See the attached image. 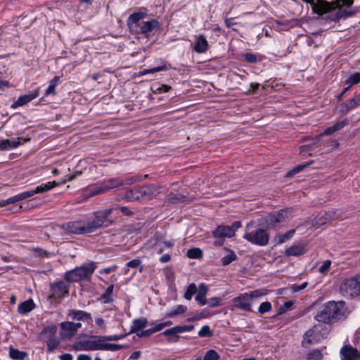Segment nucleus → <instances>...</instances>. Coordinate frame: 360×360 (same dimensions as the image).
<instances>
[{"label": "nucleus", "mask_w": 360, "mask_h": 360, "mask_svg": "<svg viewBox=\"0 0 360 360\" xmlns=\"http://www.w3.org/2000/svg\"><path fill=\"white\" fill-rule=\"evenodd\" d=\"M36 307L34 300L30 298L20 302L18 307V312L21 315H26L32 311Z\"/></svg>", "instance_id": "nucleus-26"}, {"label": "nucleus", "mask_w": 360, "mask_h": 360, "mask_svg": "<svg viewBox=\"0 0 360 360\" xmlns=\"http://www.w3.org/2000/svg\"><path fill=\"white\" fill-rule=\"evenodd\" d=\"M117 267V266L116 265H113V266H111L103 268V269H101L99 271V274H110L111 272L115 271L116 270Z\"/></svg>", "instance_id": "nucleus-62"}, {"label": "nucleus", "mask_w": 360, "mask_h": 360, "mask_svg": "<svg viewBox=\"0 0 360 360\" xmlns=\"http://www.w3.org/2000/svg\"><path fill=\"white\" fill-rule=\"evenodd\" d=\"M129 334H116V335H103L101 338L102 340H104V342L106 341H117L121 339H124L125 337H127Z\"/></svg>", "instance_id": "nucleus-51"}, {"label": "nucleus", "mask_w": 360, "mask_h": 360, "mask_svg": "<svg viewBox=\"0 0 360 360\" xmlns=\"http://www.w3.org/2000/svg\"><path fill=\"white\" fill-rule=\"evenodd\" d=\"M148 323V320L145 317H142L140 319H134L132 322V325L130 328V331L128 334L130 333H138L141 331V329H143L146 327Z\"/></svg>", "instance_id": "nucleus-29"}, {"label": "nucleus", "mask_w": 360, "mask_h": 360, "mask_svg": "<svg viewBox=\"0 0 360 360\" xmlns=\"http://www.w3.org/2000/svg\"><path fill=\"white\" fill-rule=\"evenodd\" d=\"M146 16L147 13L145 11L134 12L131 13L127 20L129 28L131 30H137L140 25L139 21L145 18Z\"/></svg>", "instance_id": "nucleus-21"}, {"label": "nucleus", "mask_w": 360, "mask_h": 360, "mask_svg": "<svg viewBox=\"0 0 360 360\" xmlns=\"http://www.w3.org/2000/svg\"><path fill=\"white\" fill-rule=\"evenodd\" d=\"M80 281L87 280L91 277L96 269V263L91 261L76 267Z\"/></svg>", "instance_id": "nucleus-18"}, {"label": "nucleus", "mask_w": 360, "mask_h": 360, "mask_svg": "<svg viewBox=\"0 0 360 360\" xmlns=\"http://www.w3.org/2000/svg\"><path fill=\"white\" fill-rule=\"evenodd\" d=\"M303 1L310 4L312 11L314 13L319 15H323L327 13L330 12L333 7L330 2L325 0H302Z\"/></svg>", "instance_id": "nucleus-17"}, {"label": "nucleus", "mask_w": 360, "mask_h": 360, "mask_svg": "<svg viewBox=\"0 0 360 360\" xmlns=\"http://www.w3.org/2000/svg\"><path fill=\"white\" fill-rule=\"evenodd\" d=\"M313 163V161H309L303 164H300L294 167L292 169L289 170L285 174V178H291L294 176L295 174L302 172L304 168L311 165Z\"/></svg>", "instance_id": "nucleus-37"}, {"label": "nucleus", "mask_w": 360, "mask_h": 360, "mask_svg": "<svg viewBox=\"0 0 360 360\" xmlns=\"http://www.w3.org/2000/svg\"><path fill=\"white\" fill-rule=\"evenodd\" d=\"M243 238L252 244L259 246H264L269 241V236L266 231L261 228L257 229L255 231L245 233Z\"/></svg>", "instance_id": "nucleus-11"}, {"label": "nucleus", "mask_w": 360, "mask_h": 360, "mask_svg": "<svg viewBox=\"0 0 360 360\" xmlns=\"http://www.w3.org/2000/svg\"><path fill=\"white\" fill-rule=\"evenodd\" d=\"M160 23L156 19H151L148 21L144 22L143 25H140L137 30L135 31L139 34L148 35L152 32L155 29H158Z\"/></svg>", "instance_id": "nucleus-22"}, {"label": "nucleus", "mask_w": 360, "mask_h": 360, "mask_svg": "<svg viewBox=\"0 0 360 360\" xmlns=\"http://www.w3.org/2000/svg\"><path fill=\"white\" fill-rule=\"evenodd\" d=\"M330 333L328 326L318 323L308 329L303 335L302 346L308 348L310 345L317 344L327 338Z\"/></svg>", "instance_id": "nucleus-4"}, {"label": "nucleus", "mask_w": 360, "mask_h": 360, "mask_svg": "<svg viewBox=\"0 0 360 360\" xmlns=\"http://www.w3.org/2000/svg\"><path fill=\"white\" fill-rule=\"evenodd\" d=\"M45 342L48 352H53L60 344V339L56 335L49 338Z\"/></svg>", "instance_id": "nucleus-41"}, {"label": "nucleus", "mask_w": 360, "mask_h": 360, "mask_svg": "<svg viewBox=\"0 0 360 360\" xmlns=\"http://www.w3.org/2000/svg\"><path fill=\"white\" fill-rule=\"evenodd\" d=\"M207 291V286L205 283H200L199 285L195 299L202 306L205 305L207 304L206 295Z\"/></svg>", "instance_id": "nucleus-28"}, {"label": "nucleus", "mask_w": 360, "mask_h": 360, "mask_svg": "<svg viewBox=\"0 0 360 360\" xmlns=\"http://www.w3.org/2000/svg\"><path fill=\"white\" fill-rule=\"evenodd\" d=\"M340 1L347 7H350L354 3V0H335L332 4H335L337 7H340Z\"/></svg>", "instance_id": "nucleus-59"}, {"label": "nucleus", "mask_w": 360, "mask_h": 360, "mask_svg": "<svg viewBox=\"0 0 360 360\" xmlns=\"http://www.w3.org/2000/svg\"><path fill=\"white\" fill-rule=\"evenodd\" d=\"M308 285L307 282H304L301 285L294 284L291 286V290L293 292H297L304 290Z\"/></svg>", "instance_id": "nucleus-58"}, {"label": "nucleus", "mask_w": 360, "mask_h": 360, "mask_svg": "<svg viewBox=\"0 0 360 360\" xmlns=\"http://www.w3.org/2000/svg\"><path fill=\"white\" fill-rule=\"evenodd\" d=\"M61 229L67 232L76 235H85L89 233L86 221L77 220L68 221L60 226Z\"/></svg>", "instance_id": "nucleus-12"}, {"label": "nucleus", "mask_w": 360, "mask_h": 360, "mask_svg": "<svg viewBox=\"0 0 360 360\" xmlns=\"http://www.w3.org/2000/svg\"><path fill=\"white\" fill-rule=\"evenodd\" d=\"M82 174V171H75L74 173L71 174H69L67 176V179H65V180L60 181V182H58L59 184L57 186H60L61 184H63L65 183H66L67 181H71L72 180H74L75 179H76L78 176L81 175ZM56 183H58L57 181H56Z\"/></svg>", "instance_id": "nucleus-55"}, {"label": "nucleus", "mask_w": 360, "mask_h": 360, "mask_svg": "<svg viewBox=\"0 0 360 360\" xmlns=\"http://www.w3.org/2000/svg\"><path fill=\"white\" fill-rule=\"evenodd\" d=\"M59 81V76H55L52 79L50 80L49 85L45 91L44 96H48L49 95L55 96L56 94V87L58 84Z\"/></svg>", "instance_id": "nucleus-40"}, {"label": "nucleus", "mask_w": 360, "mask_h": 360, "mask_svg": "<svg viewBox=\"0 0 360 360\" xmlns=\"http://www.w3.org/2000/svg\"><path fill=\"white\" fill-rule=\"evenodd\" d=\"M115 209L120 210L121 212L125 216H131L133 214V212L127 207L117 206Z\"/></svg>", "instance_id": "nucleus-60"}, {"label": "nucleus", "mask_w": 360, "mask_h": 360, "mask_svg": "<svg viewBox=\"0 0 360 360\" xmlns=\"http://www.w3.org/2000/svg\"><path fill=\"white\" fill-rule=\"evenodd\" d=\"M58 328L55 324H51L44 327L40 332L41 339L47 340L49 338L56 335Z\"/></svg>", "instance_id": "nucleus-32"}, {"label": "nucleus", "mask_w": 360, "mask_h": 360, "mask_svg": "<svg viewBox=\"0 0 360 360\" xmlns=\"http://www.w3.org/2000/svg\"><path fill=\"white\" fill-rule=\"evenodd\" d=\"M103 335L95 336L96 340H82L79 341L74 345V348L76 350L80 351H95L101 350V342H104V340L101 338Z\"/></svg>", "instance_id": "nucleus-16"}, {"label": "nucleus", "mask_w": 360, "mask_h": 360, "mask_svg": "<svg viewBox=\"0 0 360 360\" xmlns=\"http://www.w3.org/2000/svg\"><path fill=\"white\" fill-rule=\"evenodd\" d=\"M330 4L333 7V9L330 12L323 14V15H319L316 18V20H319L321 24L338 22L341 18H345L352 15V12L342 9H339L335 14L332 13L335 10V6H333L334 4Z\"/></svg>", "instance_id": "nucleus-13"}, {"label": "nucleus", "mask_w": 360, "mask_h": 360, "mask_svg": "<svg viewBox=\"0 0 360 360\" xmlns=\"http://www.w3.org/2000/svg\"><path fill=\"white\" fill-rule=\"evenodd\" d=\"M236 259L237 256L236 253L233 251L231 250L229 254L222 257V259H221V262L223 266H226L231 264L232 262L235 261Z\"/></svg>", "instance_id": "nucleus-47"}, {"label": "nucleus", "mask_w": 360, "mask_h": 360, "mask_svg": "<svg viewBox=\"0 0 360 360\" xmlns=\"http://www.w3.org/2000/svg\"><path fill=\"white\" fill-rule=\"evenodd\" d=\"M11 140L5 139L0 142V150L11 148Z\"/></svg>", "instance_id": "nucleus-63"}, {"label": "nucleus", "mask_w": 360, "mask_h": 360, "mask_svg": "<svg viewBox=\"0 0 360 360\" xmlns=\"http://www.w3.org/2000/svg\"><path fill=\"white\" fill-rule=\"evenodd\" d=\"M295 230L292 229L283 234L278 233L275 236L274 242L276 244H281L290 239L295 234Z\"/></svg>", "instance_id": "nucleus-38"}, {"label": "nucleus", "mask_w": 360, "mask_h": 360, "mask_svg": "<svg viewBox=\"0 0 360 360\" xmlns=\"http://www.w3.org/2000/svg\"><path fill=\"white\" fill-rule=\"evenodd\" d=\"M210 47L207 40L202 34L196 37L193 49L198 53H205Z\"/></svg>", "instance_id": "nucleus-25"}, {"label": "nucleus", "mask_w": 360, "mask_h": 360, "mask_svg": "<svg viewBox=\"0 0 360 360\" xmlns=\"http://www.w3.org/2000/svg\"><path fill=\"white\" fill-rule=\"evenodd\" d=\"M219 355L215 350L210 349L206 352L203 360H219Z\"/></svg>", "instance_id": "nucleus-54"}, {"label": "nucleus", "mask_w": 360, "mask_h": 360, "mask_svg": "<svg viewBox=\"0 0 360 360\" xmlns=\"http://www.w3.org/2000/svg\"><path fill=\"white\" fill-rule=\"evenodd\" d=\"M207 304L210 307H216L221 305V303L219 298L214 297L207 300Z\"/></svg>", "instance_id": "nucleus-57"}, {"label": "nucleus", "mask_w": 360, "mask_h": 360, "mask_svg": "<svg viewBox=\"0 0 360 360\" xmlns=\"http://www.w3.org/2000/svg\"><path fill=\"white\" fill-rule=\"evenodd\" d=\"M70 285L64 281H58L51 284L50 290L51 293L48 296L49 300L57 298H63L69 293Z\"/></svg>", "instance_id": "nucleus-14"}, {"label": "nucleus", "mask_w": 360, "mask_h": 360, "mask_svg": "<svg viewBox=\"0 0 360 360\" xmlns=\"http://www.w3.org/2000/svg\"><path fill=\"white\" fill-rule=\"evenodd\" d=\"M153 333H154V331H153V329L152 328H149V329H147V330H141L139 333H137V335L139 338L149 337V336H150Z\"/></svg>", "instance_id": "nucleus-61"}, {"label": "nucleus", "mask_w": 360, "mask_h": 360, "mask_svg": "<svg viewBox=\"0 0 360 360\" xmlns=\"http://www.w3.org/2000/svg\"><path fill=\"white\" fill-rule=\"evenodd\" d=\"M306 252L304 247L302 245H293L287 248L285 254L287 256H300Z\"/></svg>", "instance_id": "nucleus-34"}, {"label": "nucleus", "mask_w": 360, "mask_h": 360, "mask_svg": "<svg viewBox=\"0 0 360 360\" xmlns=\"http://www.w3.org/2000/svg\"><path fill=\"white\" fill-rule=\"evenodd\" d=\"M342 360H359L360 353L351 345H345L340 349Z\"/></svg>", "instance_id": "nucleus-20"}, {"label": "nucleus", "mask_w": 360, "mask_h": 360, "mask_svg": "<svg viewBox=\"0 0 360 360\" xmlns=\"http://www.w3.org/2000/svg\"><path fill=\"white\" fill-rule=\"evenodd\" d=\"M112 208H110L94 212L93 214L94 218L86 221L89 233L99 229L106 228L110 226L112 224V220L110 219L109 217L112 212Z\"/></svg>", "instance_id": "nucleus-5"}, {"label": "nucleus", "mask_w": 360, "mask_h": 360, "mask_svg": "<svg viewBox=\"0 0 360 360\" xmlns=\"http://www.w3.org/2000/svg\"><path fill=\"white\" fill-rule=\"evenodd\" d=\"M359 106L355 97L347 100L345 102L340 105V112L341 115H347L350 110L356 108Z\"/></svg>", "instance_id": "nucleus-27"}, {"label": "nucleus", "mask_w": 360, "mask_h": 360, "mask_svg": "<svg viewBox=\"0 0 360 360\" xmlns=\"http://www.w3.org/2000/svg\"><path fill=\"white\" fill-rule=\"evenodd\" d=\"M346 312L345 302L329 301L323 305L314 319L319 323L331 325L345 317Z\"/></svg>", "instance_id": "nucleus-1"}, {"label": "nucleus", "mask_w": 360, "mask_h": 360, "mask_svg": "<svg viewBox=\"0 0 360 360\" xmlns=\"http://www.w3.org/2000/svg\"><path fill=\"white\" fill-rule=\"evenodd\" d=\"M186 256L190 259H201L203 257V253L201 249L193 248L187 251Z\"/></svg>", "instance_id": "nucleus-46"}, {"label": "nucleus", "mask_w": 360, "mask_h": 360, "mask_svg": "<svg viewBox=\"0 0 360 360\" xmlns=\"http://www.w3.org/2000/svg\"><path fill=\"white\" fill-rule=\"evenodd\" d=\"M64 279L69 283H77L81 281L79 278L78 272L76 267L73 269L66 271L64 274Z\"/></svg>", "instance_id": "nucleus-39"}, {"label": "nucleus", "mask_w": 360, "mask_h": 360, "mask_svg": "<svg viewBox=\"0 0 360 360\" xmlns=\"http://www.w3.org/2000/svg\"><path fill=\"white\" fill-rule=\"evenodd\" d=\"M9 356L14 360H23L27 356V353L13 347H10Z\"/></svg>", "instance_id": "nucleus-42"}, {"label": "nucleus", "mask_w": 360, "mask_h": 360, "mask_svg": "<svg viewBox=\"0 0 360 360\" xmlns=\"http://www.w3.org/2000/svg\"><path fill=\"white\" fill-rule=\"evenodd\" d=\"M114 289V285L111 284L105 289L104 292L101 295V298L103 300L105 304L111 302L112 300V292Z\"/></svg>", "instance_id": "nucleus-45"}, {"label": "nucleus", "mask_w": 360, "mask_h": 360, "mask_svg": "<svg viewBox=\"0 0 360 360\" xmlns=\"http://www.w3.org/2000/svg\"><path fill=\"white\" fill-rule=\"evenodd\" d=\"M180 333V326H176L172 328L167 329L163 332V335L168 338V340L172 342H176L179 340V333Z\"/></svg>", "instance_id": "nucleus-33"}, {"label": "nucleus", "mask_w": 360, "mask_h": 360, "mask_svg": "<svg viewBox=\"0 0 360 360\" xmlns=\"http://www.w3.org/2000/svg\"><path fill=\"white\" fill-rule=\"evenodd\" d=\"M136 181H138V177L136 176L126 177L124 179H108L96 184L94 187V191H92L91 194L96 195L114 188L123 186L125 185H131Z\"/></svg>", "instance_id": "nucleus-6"}, {"label": "nucleus", "mask_w": 360, "mask_h": 360, "mask_svg": "<svg viewBox=\"0 0 360 360\" xmlns=\"http://www.w3.org/2000/svg\"><path fill=\"white\" fill-rule=\"evenodd\" d=\"M340 292L342 295L350 297L360 295V274L345 278L340 285Z\"/></svg>", "instance_id": "nucleus-10"}, {"label": "nucleus", "mask_w": 360, "mask_h": 360, "mask_svg": "<svg viewBox=\"0 0 360 360\" xmlns=\"http://www.w3.org/2000/svg\"><path fill=\"white\" fill-rule=\"evenodd\" d=\"M272 309V305L271 303L269 301H266L262 302L259 308H258V313L261 314H264L266 312L271 311Z\"/></svg>", "instance_id": "nucleus-53"}, {"label": "nucleus", "mask_w": 360, "mask_h": 360, "mask_svg": "<svg viewBox=\"0 0 360 360\" xmlns=\"http://www.w3.org/2000/svg\"><path fill=\"white\" fill-rule=\"evenodd\" d=\"M242 57L244 61L251 64L255 63L257 61H260L262 60L260 56L250 52H246L243 53Z\"/></svg>", "instance_id": "nucleus-44"}, {"label": "nucleus", "mask_w": 360, "mask_h": 360, "mask_svg": "<svg viewBox=\"0 0 360 360\" xmlns=\"http://www.w3.org/2000/svg\"><path fill=\"white\" fill-rule=\"evenodd\" d=\"M39 89L40 88L38 87L36 89L30 91L28 94L20 96L18 98L11 104V108L15 109L31 102L32 100L39 96Z\"/></svg>", "instance_id": "nucleus-19"}, {"label": "nucleus", "mask_w": 360, "mask_h": 360, "mask_svg": "<svg viewBox=\"0 0 360 360\" xmlns=\"http://www.w3.org/2000/svg\"><path fill=\"white\" fill-rule=\"evenodd\" d=\"M326 349L325 347L321 349H314L310 350L306 355V360H321L323 354V351Z\"/></svg>", "instance_id": "nucleus-36"}, {"label": "nucleus", "mask_w": 360, "mask_h": 360, "mask_svg": "<svg viewBox=\"0 0 360 360\" xmlns=\"http://www.w3.org/2000/svg\"><path fill=\"white\" fill-rule=\"evenodd\" d=\"M197 290L198 289L195 283L190 284L185 291L184 295V298L188 300H191L193 295L197 292Z\"/></svg>", "instance_id": "nucleus-49"}, {"label": "nucleus", "mask_w": 360, "mask_h": 360, "mask_svg": "<svg viewBox=\"0 0 360 360\" xmlns=\"http://www.w3.org/2000/svg\"><path fill=\"white\" fill-rule=\"evenodd\" d=\"M159 193V189L154 184L134 186L125 191L124 198L127 201L148 200Z\"/></svg>", "instance_id": "nucleus-2"}, {"label": "nucleus", "mask_w": 360, "mask_h": 360, "mask_svg": "<svg viewBox=\"0 0 360 360\" xmlns=\"http://www.w3.org/2000/svg\"><path fill=\"white\" fill-rule=\"evenodd\" d=\"M331 265V261L330 260H326L323 262V264L319 268V271L321 274H326L329 270Z\"/></svg>", "instance_id": "nucleus-56"}, {"label": "nucleus", "mask_w": 360, "mask_h": 360, "mask_svg": "<svg viewBox=\"0 0 360 360\" xmlns=\"http://www.w3.org/2000/svg\"><path fill=\"white\" fill-rule=\"evenodd\" d=\"M68 316L72 320L83 321H86L88 323L92 321V316L91 314L82 310H69L68 313Z\"/></svg>", "instance_id": "nucleus-23"}, {"label": "nucleus", "mask_w": 360, "mask_h": 360, "mask_svg": "<svg viewBox=\"0 0 360 360\" xmlns=\"http://www.w3.org/2000/svg\"><path fill=\"white\" fill-rule=\"evenodd\" d=\"M72 325V322L71 321H63L60 323V335L63 340H69L76 334Z\"/></svg>", "instance_id": "nucleus-24"}, {"label": "nucleus", "mask_w": 360, "mask_h": 360, "mask_svg": "<svg viewBox=\"0 0 360 360\" xmlns=\"http://www.w3.org/2000/svg\"><path fill=\"white\" fill-rule=\"evenodd\" d=\"M213 335V332L208 325L203 326L198 331V336L200 338H208Z\"/></svg>", "instance_id": "nucleus-52"}, {"label": "nucleus", "mask_w": 360, "mask_h": 360, "mask_svg": "<svg viewBox=\"0 0 360 360\" xmlns=\"http://www.w3.org/2000/svg\"><path fill=\"white\" fill-rule=\"evenodd\" d=\"M287 217V211L281 210L280 211L269 213L264 217V221L268 229H274L279 224L283 223Z\"/></svg>", "instance_id": "nucleus-15"}, {"label": "nucleus", "mask_w": 360, "mask_h": 360, "mask_svg": "<svg viewBox=\"0 0 360 360\" xmlns=\"http://www.w3.org/2000/svg\"><path fill=\"white\" fill-rule=\"evenodd\" d=\"M171 89V86L167 85V84H161L159 85V86L154 90V91H158L159 93H163V92H167Z\"/></svg>", "instance_id": "nucleus-64"}, {"label": "nucleus", "mask_w": 360, "mask_h": 360, "mask_svg": "<svg viewBox=\"0 0 360 360\" xmlns=\"http://www.w3.org/2000/svg\"><path fill=\"white\" fill-rule=\"evenodd\" d=\"M348 124H349V120L347 119L343 120L342 121H338L333 125L326 128L323 132V134L326 136L332 135L335 132L342 129L344 127H345Z\"/></svg>", "instance_id": "nucleus-30"}, {"label": "nucleus", "mask_w": 360, "mask_h": 360, "mask_svg": "<svg viewBox=\"0 0 360 360\" xmlns=\"http://www.w3.org/2000/svg\"><path fill=\"white\" fill-rule=\"evenodd\" d=\"M242 226L240 221H235L231 226L220 225L218 226L213 231L212 236L215 238L220 239L216 241L215 245H221L224 243L225 238H231L235 236L236 231Z\"/></svg>", "instance_id": "nucleus-8"}, {"label": "nucleus", "mask_w": 360, "mask_h": 360, "mask_svg": "<svg viewBox=\"0 0 360 360\" xmlns=\"http://www.w3.org/2000/svg\"><path fill=\"white\" fill-rule=\"evenodd\" d=\"M360 82V73L355 72L353 75H350L345 82V84H348L350 87L352 85L357 84Z\"/></svg>", "instance_id": "nucleus-48"}, {"label": "nucleus", "mask_w": 360, "mask_h": 360, "mask_svg": "<svg viewBox=\"0 0 360 360\" xmlns=\"http://www.w3.org/2000/svg\"><path fill=\"white\" fill-rule=\"evenodd\" d=\"M138 269L140 273H142L144 270V266L142 265V262L140 259L136 258L128 262L124 268V274H127L129 271V269Z\"/></svg>", "instance_id": "nucleus-31"}, {"label": "nucleus", "mask_w": 360, "mask_h": 360, "mask_svg": "<svg viewBox=\"0 0 360 360\" xmlns=\"http://www.w3.org/2000/svg\"><path fill=\"white\" fill-rule=\"evenodd\" d=\"M265 293L262 292V290H255L250 293H243L233 299L234 306L241 310L252 312L251 305L255 298H259Z\"/></svg>", "instance_id": "nucleus-7"}, {"label": "nucleus", "mask_w": 360, "mask_h": 360, "mask_svg": "<svg viewBox=\"0 0 360 360\" xmlns=\"http://www.w3.org/2000/svg\"><path fill=\"white\" fill-rule=\"evenodd\" d=\"M173 246V243L171 241H159L155 245V249L158 253H162L165 248H169Z\"/></svg>", "instance_id": "nucleus-50"}, {"label": "nucleus", "mask_w": 360, "mask_h": 360, "mask_svg": "<svg viewBox=\"0 0 360 360\" xmlns=\"http://www.w3.org/2000/svg\"><path fill=\"white\" fill-rule=\"evenodd\" d=\"M166 70H167V67L165 61L160 60V64L159 65L148 69H144L139 72V75L141 76L147 74H153Z\"/></svg>", "instance_id": "nucleus-35"}, {"label": "nucleus", "mask_w": 360, "mask_h": 360, "mask_svg": "<svg viewBox=\"0 0 360 360\" xmlns=\"http://www.w3.org/2000/svg\"><path fill=\"white\" fill-rule=\"evenodd\" d=\"M127 346L123 345H117L114 343H106L105 342H101V350H108V351H118L126 348Z\"/></svg>", "instance_id": "nucleus-43"}, {"label": "nucleus", "mask_w": 360, "mask_h": 360, "mask_svg": "<svg viewBox=\"0 0 360 360\" xmlns=\"http://www.w3.org/2000/svg\"><path fill=\"white\" fill-rule=\"evenodd\" d=\"M58 184L59 183H56V181H49L46 184H41L37 186L34 189L26 191L22 193H18L15 195H13L12 197H10L6 200H0V207H4L10 204H14L15 202H20L22 200L32 197L37 193H43L56 187V186H58Z\"/></svg>", "instance_id": "nucleus-3"}, {"label": "nucleus", "mask_w": 360, "mask_h": 360, "mask_svg": "<svg viewBox=\"0 0 360 360\" xmlns=\"http://www.w3.org/2000/svg\"><path fill=\"white\" fill-rule=\"evenodd\" d=\"M347 215L340 209H332L328 212H321L313 220V225L319 227L326 223L337 220L344 219Z\"/></svg>", "instance_id": "nucleus-9"}]
</instances>
